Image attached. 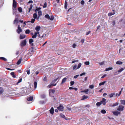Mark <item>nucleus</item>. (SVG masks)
Returning a JSON list of instances; mask_svg holds the SVG:
<instances>
[{
	"mask_svg": "<svg viewBox=\"0 0 125 125\" xmlns=\"http://www.w3.org/2000/svg\"><path fill=\"white\" fill-rule=\"evenodd\" d=\"M41 27L40 26H36L35 28L36 31H34V35L32 36V38H35L36 37L37 35L38 34V36L40 38H42L44 37V34H40L39 31L40 30Z\"/></svg>",
	"mask_w": 125,
	"mask_h": 125,
	"instance_id": "f257e3e1",
	"label": "nucleus"
},
{
	"mask_svg": "<svg viewBox=\"0 0 125 125\" xmlns=\"http://www.w3.org/2000/svg\"><path fill=\"white\" fill-rule=\"evenodd\" d=\"M13 14H14L16 10V8L17 7V2L15 0H13Z\"/></svg>",
	"mask_w": 125,
	"mask_h": 125,
	"instance_id": "f03ea898",
	"label": "nucleus"
},
{
	"mask_svg": "<svg viewBox=\"0 0 125 125\" xmlns=\"http://www.w3.org/2000/svg\"><path fill=\"white\" fill-rule=\"evenodd\" d=\"M55 92V91L54 90L50 89L49 90L50 95L51 96H53V95L52 94H54Z\"/></svg>",
	"mask_w": 125,
	"mask_h": 125,
	"instance_id": "7ed1b4c3",
	"label": "nucleus"
},
{
	"mask_svg": "<svg viewBox=\"0 0 125 125\" xmlns=\"http://www.w3.org/2000/svg\"><path fill=\"white\" fill-rule=\"evenodd\" d=\"M124 107L122 105H120L117 108V110L120 111H122L124 110Z\"/></svg>",
	"mask_w": 125,
	"mask_h": 125,
	"instance_id": "20e7f679",
	"label": "nucleus"
},
{
	"mask_svg": "<svg viewBox=\"0 0 125 125\" xmlns=\"http://www.w3.org/2000/svg\"><path fill=\"white\" fill-rule=\"evenodd\" d=\"M22 31V30L20 27V25H19L18 27V29L17 30V32L18 33L20 34V33Z\"/></svg>",
	"mask_w": 125,
	"mask_h": 125,
	"instance_id": "39448f33",
	"label": "nucleus"
},
{
	"mask_svg": "<svg viewBox=\"0 0 125 125\" xmlns=\"http://www.w3.org/2000/svg\"><path fill=\"white\" fill-rule=\"evenodd\" d=\"M33 99V97L32 96H29L27 98V103L28 104H29V103L28 102L31 101Z\"/></svg>",
	"mask_w": 125,
	"mask_h": 125,
	"instance_id": "423d86ee",
	"label": "nucleus"
},
{
	"mask_svg": "<svg viewBox=\"0 0 125 125\" xmlns=\"http://www.w3.org/2000/svg\"><path fill=\"white\" fill-rule=\"evenodd\" d=\"M26 41L25 40L21 42V46H25L26 44Z\"/></svg>",
	"mask_w": 125,
	"mask_h": 125,
	"instance_id": "0eeeda50",
	"label": "nucleus"
},
{
	"mask_svg": "<svg viewBox=\"0 0 125 125\" xmlns=\"http://www.w3.org/2000/svg\"><path fill=\"white\" fill-rule=\"evenodd\" d=\"M63 107L61 105H60L58 107H57V109L60 111H63Z\"/></svg>",
	"mask_w": 125,
	"mask_h": 125,
	"instance_id": "6e6552de",
	"label": "nucleus"
},
{
	"mask_svg": "<svg viewBox=\"0 0 125 125\" xmlns=\"http://www.w3.org/2000/svg\"><path fill=\"white\" fill-rule=\"evenodd\" d=\"M113 114L117 116L118 114H120V113L119 112L117 111L113 112Z\"/></svg>",
	"mask_w": 125,
	"mask_h": 125,
	"instance_id": "1a4fd4ad",
	"label": "nucleus"
},
{
	"mask_svg": "<svg viewBox=\"0 0 125 125\" xmlns=\"http://www.w3.org/2000/svg\"><path fill=\"white\" fill-rule=\"evenodd\" d=\"M119 104L118 103L116 102L113 104H110V106L111 107H114L118 105Z\"/></svg>",
	"mask_w": 125,
	"mask_h": 125,
	"instance_id": "9d476101",
	"label": "nucleus"
},
{
	"mask_svg": "<svg viewBox=\"0 0 125 125\" xmlns=\"http://www.w3.org/2000/svg\"><path fill=\"white\" fill-rule=\"evenodd\" d=\"M54 109L53 107H52L50 110V113L52 115H53L54 114Z\"/></svg>",
	"mask_w": 125,
	"mask_h": 125,
	"instance_id": "9b49d317",
	"label": "nucleus"
},
{
	"mask_svg": "<svg viewBox=\"0 0 125 125\" xmlns=\"http://www.w3.org/2000/svg\"><path fill=\"white\" fill-rule=\"evenodd\" d=\"M106 100L105 98H103L101 102V104L102 103L104 105H105L106 104L105 101Z\"/></svg>",
	"mask_w": 125,
	"mask_h": 125,
	"instance_id": "f8f14e48",
	"label": "nucleus"
},
{
	"mask_svg": "<svg viewBox=\"0 0 125 125\" xmlns=\"http://www.w3.org/2000/svg\"><path fill=\"white\" fill-rule=\"evenodd\" d=\"M33 42V39H31L29 40V42L30 44L31 45V46H33V43L32 42Z\"/></svg>",
	"mask_w": 125,
	"mask_h": 125,
	"instance_id": "ddd939ff",
	"label": "nucleus"
},
{
	"mask_svg": "<svg viewBox=\"0 0 125 125\" xmlns=\"http://www.w3.org/2000/svg\"><path fill=\"white\" fill-rule=\"evenodd\" d=\"M60 115L61 117L64 118V119H65L66 120H68V119L66 118V117L65 116V115H63V114L62 113H61L60 114Z\"/></svg>",
	"mask_w": 125,
	"mask_h": 125,
	"instance_id": "4468645a",
	"label": "nucleus"
},
{
	"mask_svg": "<svg viewBox=\"0 0 125 125\" xmlns=\"http://www.w3.org/2000/svg\"><path fill=\"white\" fill-rule=\"evenodd\" d=\"M19 21L18 20V18L17 17L15 18V19L13 23L14 24L17 23Z\"/></svg>",
	"mask_w": 125,
	"mask_h": 125,
	"instance_id": "2eb2a0df",
	"label": "nucleus"
},
{
	"mask_svg": "<svg viewBox=\"0 0 125 125\" xmlns=\"http://www.w3.org/2000/svg\"><path fill=\"white\" fill-rule=\"evenodd\" d=\"M25 37V36L23 34H21L20 36V39H22Z\"/></svg>",
	"mask_w": 125,
	"mask_h": 125,
	"instance_id": "dca6fc26",
	"label": "nucleus"
},
{
	"mask_svg": "<svg viewBox=\"0 0 125 125\" xmlns=\"http://www.w3.org/2000/svg\"><path fill=\"white\" fill-rule=\"evenodd\" d=\"M56 85V83H55L54 84H52V83L51 84H50L49 85H48V86L47 87L48 88H51V87L52 86H55Z\"/></svg>",
	"mask_w": 125,
	"mask_h": 125,
	"instance_id": "f3484780",
	"label": "nucleus"
},
{
	"mask_svg": "<svg viewBox=\"0 0 125 125\" xmlns=\"http://www.w3.org/2000/svg\"><path fill=\"white\" fill-rule=\"evenodd\" d=\"M88 98V96H86L85 95H83L82 97V98L81 99V100H83L85 99Z\"/></svg>",
	"mask_w": 125,
	"mask_h": 125,
	"instance_id": "a211bd4d",
	"label": "nucleus"
},
{
	"mask_svg": "<svg viewBox=\"0 0 125 125\" xmlns=\"http://www.w3.org/2000/svg\"><path fill=\"white\" fill-rule=\"evenodd\" d=\"M38 14L39 16V17H40V16H41L42 15V12L41 10H39L38 12ZM39 17L37 18L38 19H39Z\"/></svg>",
	"mask_w": 125,
	"mask_h": 125,
	"instance_id": "6ab92c4d",
	"label": "nucleus"
},
{
	"mask_svg": "<svg viewBox=\"0 0 125 125\" xmlns=\"http://www.w3.org/2000/svg\"><path fill=\"white\" fill-rule=\"evenodd\" d=\"M115 95V93H111L109 95V96L110 98H111L113 97L114 95Z\"/></svg>",
	"mask_w": 125,
	"mask_h": 125,
	"instance_id": "aec40b11",
	"label": "nucleus"
},
{
	"mask_svg": "<svg viewBox=\"0 0 125 125\" xmlns=\"http://www.w3.org/2000/svg\"><path fill=\"white\" fill-rule=\"evenodd\" d=\"M121 104L123 105H125V100H121L120 101Z\"/></svg>",
	"mask_w": 125,
	"mask_h": 125,
	"instance_id": "412c9836",
	"label": "nucleus"
},
{
	"mask_svg": "<svg viewBox=\"0 0 125 125\" xmlns=\"http://www.w3.org/2000/svg\"><path fill=\"white\" fill-rule=\"evenodd\" d=\"M47 101L46 100H45V101H39V103L40 104H44Z\"/></svg>",
	"mask_w": 125,
	"mask_h": 125,
	"instance_id": "4be33fe9",
	"label": "nucleus"
},
{
	"mask_svg": "<svg viewBox=\"0 0 125 125\" xmlns=\"http://www.w3.org/2000/svg\"><path fill=\"white\" fill-rule=\"evenodd\" d=\"M3 91L4 90L3 88L2 87H0V94H2Z\"/></svg>",
	"mask_w": 125,
	"mask_h": 125,
	"instance_id": "5701e85b",
	"label": "nucleus"
},
{
	"mask_svg": "<svg viewBox=\"0 0 125 125\" xmlns=\"http://www.w3.org/2000/svg\"><path fill=\"white\" fill-rule=\"evenodd\" d=\"M66 79L67 78L66 77H65L63 79L62 81V83H63L65 82L66 80Z\"/></svg>",
	"mask_w": 125,
	"mask_h": 125,
	"instance_id": "b1692460",
	"label": "nucleus"
},
{
	"mask_svg": "<svg viewBox=\"0 0 125 125\" xmlns=\"http://www.w3.org/2000/svg\"><path fill=\"white\" fill-rule=\"evenodd\" d=\"M34 88H35V89L36 88H37V83L36 82H35L34 83Z\"/></svg>",
	"mask_w": 125,
	"mask_h": 125,
	"instance_id": "393cba45",
	"label": "nucleus"
},
{
	"mask_svg": "<svg viewBox=\"0 0 125 125\" xmlns=\"http://www.w3.org/2000/svg\"><path fill=\"white\" fill-rule=\"evenodd\" d=\"M113 69L112 67H109L108 68H107L105 69L106 71H108L109 70H111Z\"/></svg>",
	"mask_w": 125,
	"mask_h": 125,
	"instance_id": "a878e982",
	"label": "nucleus"
},
{
	"mask_svg": "<svg viewBox=\"0 0 125 125\" xmlns=\"http://www.w3.org/2000/svg\"><path fill=\"white\" fill-rule=\"evenodd\" d=\"M22 59L21 58L17 62V64L18 65L20 64L21 62Z\"/></svg>",
	"mask_w": 125,
	"mask_h": 125,
	"instance_id": "bb28decb",
	"label": "nucleus"
},
{
	"mask_svg": "<svg viewBox=\"0 0 125 125\" xmlns=\"http://www.w3.org/2000/svg\"><path fill=\"white\" fill-rule=\"evenodd\" d=\"M10 74L11 75H12V77L13 78H15L16 77V76L14 74V73L13 72H11L10 73Z\"/></svg>",
	"mask_w": 125,
	"mask_h": 125,
	"instance_id": "cd10ccee",
	"label": "nucleus"
},
{
	"mask_svg": "<svg viewBox=\"0 0 125 125\" xmlns=\"http://www.w3.org/2000/svg\"><path fill=\"white\" fill-rule=\"evenodd\" d=\"M45 17L47 19L49 20L50 19V17L49 15L47 14L45 15Z\"/></svg>",
	"mask_w": 125,
	"mask_h": 125,
	"instance_id": "c85d7f7f",
	"label": "nucleus"
},
{
	"mask_svg": "<svg viewBox=\"0 0 125 125\" xmlns=\"http://www.w3.org/2000/svg\"><path fill=\"white\" fill-rule=\"evenodd\" d=\"M41 97L42 98L44 99L46 97V95L45 94H42L41 95Z\"/></svg>",
	"mask_w": 125,
	"mask_h": 125,
	"instance_id": "c756f323",
	"label": "nucleus"
},
{
	"mask_svg": "<svg viewBox=\"0 0 125 125\" xmlns=\"http://www.w3.org/2000/svg\"><path fill=\"white\" fill-rule=\"evenodd\" d=\"M67 2L66 1H65V6H64V8L65 9H66L67 8Z\"/></svg>",
	"mask_w": 125,
	"mask_h": 125,
	"instance_id": "7c9ffc66",
	"label": "nucleus"
},
{
	"mask_svg": "<svg viewBox=\"0 0 125 125\" xmlns=\"http://www.w3.org/2000/svg\"><path fill=\"white\" fill-rule=\"evenodd\" d=\"M30 32L31 31L27 29V30L25 31V33L26 34H29L30 33Z\"/></svg>",
	"mask_w": 125,
	"mask_h": 125,
	"instance_id": "2f4dec72",
	"label": "nucleus"
},
{
	"mask_svg": "<svg viewBox=\"0 0 125 125\" xmlns=\"http://www.w3.org/2000/svg\"><path fill=\"white\" fill-rule=\"evenodd\" d=\"M101 104V102H99L97 103L96 104V105L97 106H100Z\"/></svg>",
	"mask_w": 125,
	"mask_h": 125,
	"instance_id": "473e14b6",
	"label": "nucleus"
},
{
	"mask_svg": "<svg viewBox=\"0 0 125 125\" xmlns=\"http://www.w3.org/2000/svg\"><path fill=\"white\" fill-rule=\"evenodd\" d=\"M122 62L120 61H117L116 62V64H122Z\"/></svg>",
	"mask_w": 125,
	"mask_h": 125,
	"instance_id": "72a5a7b5",
	"label": "nucleus"
},
{
	"mask_svg": "<svg viewBox=\"0 0 125 125\" xmlns=\"http://www.w3.org/2000/svg\"><path fill=\"white\" fill-rule=\"evenodd\" d=\"M18 11L20 12H21L22 11V8L20 7H19L18 8Z\"/></svg>",
	"mask_w": 125,
	"mask_h": 125,
	"instance_id": "f704fd0d",
	"label": "nucleus"
},
{
	"mask_svg": "<svg viewBox=\"0 0 125 125\" xmlns=\"http://www.w3.org/2000/svg\"><path fill=\"white\" fill-rule=\"evenodd\" d=\"M37 16V15L36 13H34L33 14V17L34 19H36Z\"/></svg>",
	"mask_w": 125,
	"mask_h": 125,
	"instance_id": "c9c22d12",
	"label": "nucleus"
},
{
	"mask_svg": "<svg viewBox=\"0 0 125 125\" xmlns=\"http://www.w3.org/2000/svg\"><path fill=\"white\" fill-rule=\"evenodd\" d=\"M77 45L75 43H74L72 46V47L74 48H76Z\"/></svg>",
	"mask_w": 125,
	"mask_h": 125,
	"instance_id": "e433bc0d",
	"label": "nucleus"
},
{
	"mask_svg": "<svg viewBox=\"0 0 125 125\" xmlns=\"http://www.w3.org/2000/svg\"><path fill=\"white\" fill-rule=\"evenodd\" d=\"M105 82L106 81H104L102 82L101 83H99V85L101 86L102 85H104Z\"/></svg>",
	"mask_w": 125,
	"mask_h": 125,
	"instance_id": "4c0bfd02",
	"label": "nucleus"
},
{
	"mask_svg": "<svg viewBox=\"0 0 125 125\" xmlns=\"http://www.w3.org/2000/svg\"><path fill=\"white\" fill-rule=\"evenodd\" d=\"M84 93H85L86 94H88L89 91V89H87L84 90Z\"/></svg>",
	"mask_w": 125,
	"mask_h": 125,
	"instance_id": "58836bf2",
	"label": "nucleus"
},
{
	"mask_svg": "<svg viewBox=\"0 0 125 125\" xmlns=\"http://www.w3.org/2000/svg\"><path fill=\"white\" fill-rule=\"evenodd\" d=\"M33 7V6L32 4L30 6V7L29 8V12L31 11V10L32 9Z\"/></svg>",
	"mask_w": 125,
	"mask_h": 125,
	"instance_id": "ea45409f",
	"label": "nucleus"
},
{
	"mask_svg": "<svg viewBox=\"0 0 125 125\" xmlns=\"http://www.w3.org/2000/svg\"><path fill=\"white\" fill-rule=\"evenodd\" d=\"M101 112L103 114H104L106 113V111L104 110H101Z\"/></svg>",
	"mask_w": 125,
	"mask_h": 125,
	"instance_id": "a19ab883",
	"label": "nucleus"
},
{
	"mask_svg": "<svg viewBox=\"0 0 125 125\" xmlns=\"http://www.w3.org/2000/svg\"><path fill=\"white\" fill-rule=\"evenodd\" d=\"M81 65H82L81 63H79L78 65V67H77V69H79V68H80V67L81 66Z\"/></svg>",
	"mask_w": 125,
	"mask_h": 125,
	"instance_id": "79ce46f5",
	"label": "nucleus"
},
{
	"mask_svg": "<svg viewBox=\"0 0 125 125\" xmlns=\"http://www.w3.org/2000/svg\"><path fill=\"white\" fill-rule=\"evenodd\" d=\"M84 64L86 65H88L90 64V62L89 61L86 62H84Z\"/></svg>",
	"mask_w": 125,
	"mask_h": 125,
	"instance_id": "37998d69",
	"label": "nucleus"
},
{
	"mask_svg": "<svg viewBox=\"0 0 125 125\" xmlns=\"http://www.w3.org/2000/svg\"><path fill=\"white\" fill-rule=\"evenodd\" d=\"M54 17L53 16H51V17H50V19L49 20H51L52 21L54 19Z\"/></svg>",
	"mask_w": 125,
	"mask_h": 125,
	"instance_id": "c03bdc74",
	"label": "nucleus"
},
{
	"mask_svg": "<svg viewBox=\"0 0 125 125\" xmlns=\"http://www.w3.org/2000/svg\"><path fill=\"white\" fill-rule=\"evenodd\" d=\"M0 59H2L3 60L5 61H6L7 60V59L4 57H0Z\"/></svg>",
	"mask_w": 125,
	"mask_h": 125,
	"instance_id": "a18cd8bd",
	"label": "nucleus"
},
{
	"mask_svg": "<svg viewBox=\"0 0 125 125\" xmlns=\"http://www.w3.org/2000/svg\"><path fill=\"white\" fill-rule=\"evenodd\" d=\"M124 70V68H121V69H120V70H119L118 71V72L119 73H120L121 72H122Z\"/></svg>",
	"mask_w": 125,
	"mask_h": 125,
	"instance_id": "49530a36",
	"label": "nucleus"
},
{
	"mask_svg": "<svg viewBox=\"0 0 125 125\" xmlns=\"http://www.w3.org/2000/svg\"><path fill=\"white\" fill-rule=\"evenodd\" d=\"M22 80V79L21 78H20L19 80L18 81V82L17 83V84H18L19 83L21 82Z\"/></svg>",
	"mask_w": 125,
	"mask_h": 125,
	"instance_id": "de8ad7c7",
	"label": "nucleus"
},
{
	"mask_svg": "<svg viewBox=\"0 0 125 125\" xmlns=\"http://www.w3.org/2000/svg\"><path fill=\"white\" fill-rule=\"evenodd\" d=\"M89 87L91 89H93L94 88V86L93 85H89Z\"/></svg>",
	"mask_w": 125,
	"mask_h": 125,
	"instance_id": "09e8293b",
	"label": "nucleus"
},
{
	"mask_svg": "<svg viewBox=\"0 0 125 125\" xmlns=\"http://www.w3.org/2000/svg\"><path fill=\"white\" fill-rule=\"evenodd\" d=\"M35 19H31V21H30L32 23H33L34 22L35 20Z\"/></svg>",
	"mask_w": 125,
	"mask_h": 125,
	"instance_id": "8fccbe9b",
	"label": "nucleus"
},
{
	"mask_svg": "<svg viewBox=\"0 0 125 125\" xmlns=\"http://www.w3.org/2000/svg\"><path fill=\"white\" fill-rule=\"evenodd\" d=\"M74 82L73 81H71L70 82L71 85L72 86L74 84Z\"/></svg>",
	"mask_w": 125,
	"mask_h": 125,
	"instance_id": "3c124183",
	"label": "nucleus"
},
{
	"mask_svg": "<svg viewBox=\"0 0 125 125\" xmlns=\"http://www.w3.org/2000/svg\"><path fill=\"white\" fill-rule=\"evenodd\" d=\"M104 62L103 61L99 63V64L100 65H102L104 64Z\"/></svg>",
	"mask_w": 125,
	"mask_h": 125,
	"instance_id": "603ef678",
	"label": "nucleus"
},
{
	"mask_svg": "<svg viewBox=\"0 0 125 125\" xmlns=\"http://www.w3.org/2000/svg\"><path fill=\"white\" fill-rule=\"evenodd\" d=\"M47 7V3H46L45 2L44 3V6H43V8H45L46 7Z\"/></svg>",
	"mask_w": 125,
	"mask_h": 125,
	"instance_id": "864d4df0",
	"label": "nucleus"
},
{
	"mask_svg": "<svg viewBox=\"0 0 125 125\" xmlns=\"http://www.w3.org/2000/svg\"><path fill=\"white\" fill-rule=\"evenodd\" d=\"M84 1L83 0H82L81 2V4L82 5H83L84 4Z\"/></svg>",
	"mask_w": 125,
	"mask_h": 125,
	"instance_id": "5fc2aeb1",
	"label": "nucleus"
},
{
	"mask_svg": "<svg viewBox=\"0 0 125 125\" xmlns=\"http://www.w3.org/2000/svg\"><path fill=\"white\" fill-rule=\"evenodd\" d=\"M79 61L78 60H75V61H73L72 62V63H73L75 62H78Z\"/></svg>",
	"mask_w": 125,
	"mask_h": 125,
	"instance_id": "6e6d98bb",
	"label": "nucleus"
},
{
	"mask_svg": "<svg viewBox=\"0 0 125 125\" xmlns=\"http://www.w3.org/2000/svg\"><path fill=\"white\" fill-rule=\"evenodd\" d=\"M77 67V66L76 65H75L73 67V70H75V69Z\"/></svg>",
	"mask_w": 125,
	"mask_h": 125,
	"instance_id": "4d7b16f0",
	"label": "nucleus"
},
{
	"mask_svg": "<svg viewBox=\"0 0 125 125\" xmlns=\"http://www.w3.org/2000/svg\"><path fill=\"white\" fill-rule=\"evenodd\" d=\"M106 75H107L106 74H104L101 77V78H104L105 77Z\"/></svg>",
	"mask_w": 125,
	"mask_h": 125,
	"instance_id": "13d9d810",
	"label": "nucleus"
},
{
	"mask_svg": "<svg viewBox=\"0 0 125 125\" xmlns=\"http://www.w3.org/2000/svg\"><path fill=\"white\" fill-rule=\"evenodd\" d=\"M85 74V73H82L81 74H80V76H82L83 75H84Z\"/></svg>",
	"mask_w": 125,
	"mask_h": 125,
	"instance_id": "bf43d9fd",
	"label": "nucleus"
},
{
	"mask_svg": "<svg viewBox=\"0 0 125 125\" xmlns=\"http://www.w3.org/2000/svg\"><path fill=\"white\" fill-rule=\"evenodd\" d=\"M79 75H75V76H74V77H73V78H75V79H76V78H77V77L78 76H79Z\"/></svg>",
	"mask_w": 125,
	"mask_h": 125,
	"instance_id": "052dcab7",
	"label": "nucleus"
},
{
	"mask_svg": "<svg viewBox=\"0 0 125 125\" xmlns=\"http://www.w3.org/2000/svg\"><path fill=\"white\" fill-rule=\"evenodd\" d=\"M27 72V74L29 75L30 73V70L28 71H26Z\"/></svg>",
	"mask_w": 125,
	"mask_h": 125,
	"instance_id": "680f3d73",
	"label": "nucleus"
},
{
	"mask_svg": "<svg viewBox=\"0 0 125 125\" xmlns=\"http://www.w3.org/2000/svg\"><path fill=\"white\" fill-rule=\"evenodd\" d=\"M58 78H56V79H55L52 82V83H53V82H56V81L58 79Z\"/></svg>",
	"mask_w": 125,
	"mask_h": 125,
	"instance_id": "e2e57ef3",
	"label": "nucleus"
},
{
	"mask_svg": "<svg viewBox=\"0 0 125 125\" xmlns=\"http://www.w3.org/2000/svg\"><path fill=\"white\" fill-rule=\"evenodd\" d=\"M90 32H91L90 31H88L86 33V35H88L89 34V33H90Z\"/></svg>",
	"mask_w": 125,
	"mask_h": 125,
	"instance_id": "0e129e2a",
	"label": "nucleus"
},
{
	"mask_svg": "<svg viewBox=\"0 0 125 125\" xmlns=\"http://www.w3.org/2000/svg\"><path fill=\"white\" fill-rule=\"evenodd\" d=\"M84 40L83 39H82L81 40V42L82 43H83L84 42Z\"/></svg>",
	"mask_w": 125,
	"mask_h": 125,
	"instance_id": "69168bd1",
	"label": "nucleus"
},
{
	"mask_svg": "<svg viewBox=\"0 0 125 125\" xmlns=\"http://www.w3.org/2000/svg\"><path fill=\"white\" fill-rule=\"evenodd\" d=\"M113 14H112V13H109L108 14V15L109 16H111Z\"/></svg>",
	"mask_w": 125,
	"mask_h": 125,
	"instance_id": "338daca9",
	"label": "nucleus"
},
{
	"mask_svg": "<svg viewBox=\"0 0 125 125\" xmlns=\"http://www.w3.org/2000/svg\"><path fill=\"white\" fill-rule=\"evenodd\" d=\"M33 2V1L32 0H29L28 2V3H32Z\"/></svg>",
	"mask_w": 125,
	"mask_h": 125,
	"instance_id": "774afa93",
	"label": "nucleus"
}]
</instances>
